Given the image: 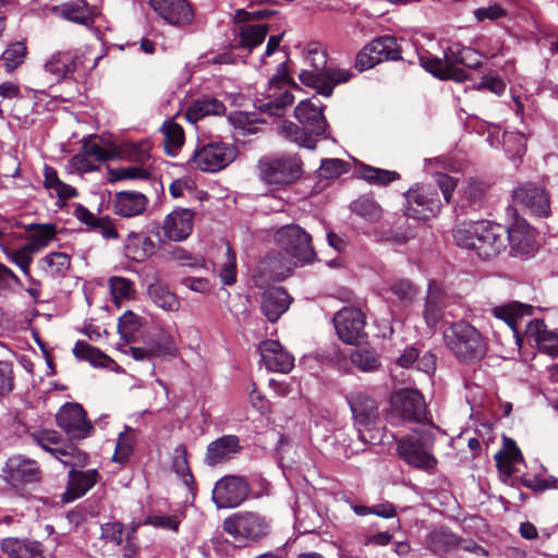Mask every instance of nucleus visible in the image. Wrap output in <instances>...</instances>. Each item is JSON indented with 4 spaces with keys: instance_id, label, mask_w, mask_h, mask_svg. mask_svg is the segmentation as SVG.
Segmentation results:
<instances>
[{
    "instance_id": "1",
    "label": "nucleus",
    "mask_w": 558,
    "mask_h": 558,
    "mask_svg": "<svg viewBox=\"0 0 558 558\" xmlns=\"http://www.w3.org/2000/svg\"><path fill=\"white\" fill-rule=\"evenodd\" d=\"M294 116L302 128L291 121L283 120L278 123L279 133L300 147L314 149L316 137L324 136L327 126V121L323 114V105L316 97L301 100L295 107Z\"/></svg>"
},
{
    "instance_id": "2",
    "label": "nucleus",
    "mask_w": 558,
    "mask_h": 558,
    "mask_svg": "<svg viewBox=\"0 0 558 558\" xmlns=\"http://www.w3.org/2000/svg\"><path fill=\"white\" fill-rule=\"evenodd\" d=\"M444 342L448 350L463 363L482 360L487 352V340L473 325L465 320L452 323L444 330Z\"/></svg>"
},
{
    "instance_id": "3",
    "label": "nucleus",
    "mask_w": 558,
    "mask_h": 558,
    "mask_svg": "<svg viewBox=\"0 0 558 558\" xmlns=\"http://www.w3.org/2000/svg\"><path fill=\"white\" fill-rule=\"evenodd\" d=\"M305 63L311 68L302 70L300 81L317 89L318 94L329 97L336 84L349 81L351 74L340 69H327V53L320 48H311L305 57Z\"/></svg>"
},
{
    "instance_id": "4",
    "label": "nucleus",
    "mask_w": 558,
    "mask_h": 558,
    "mask_svg": "<svg viewBox=\"0 0 558 558\" xmlns=\"http://www.w3.org/2000/svg\"><path fill=\"white\" fill-rule=\"evenodd\" d=\"M236 156L234 146L216 140L199 141L187 163L191 168L216 172L226 168Z\"/></svg>"
},
{
    "instance_id": "5",
    "label": "nucleus",
    "mask_w": 558,
    "mask_h": 558,
    "mask_svg": "<svg viewBox=\"0 0 558 558\" xmlns=\"http://www.w3.org/2000/svg\"><path fill=\"white\" fill-rule=\"evenodd\" d=\"M291 84L286 62L281 61L277 73L270 78L263 98L257 99V108L271 116H281L294 100V96L290 92Z\"/></svg>"
},
{
    "instance_id": "6",
    "label": "nucleus",
    "mask_w": 558,
    "mask_h": 558,
    "mask_svg": "<svg viewBox=\"0 0 558 558\" xmlns=\"http://www.w3.org/2000/svg\"><path fill=\"white\" fill-rule=\"evenodd\" d=\"M465 46L453 43L445 50L444 59L433 56L428 51L418 52L421 66L440 80H453L463 82L466 78L464 70L458 68L462 63V54L460 49Z\"/></svg>"
},
{
    "instance_id": "7",
    "label": "nucleus",
    "mask_w": 558,
    "mask_h": 558,
    "mask_svg": "<svg viewBox=\"0 0 558 558\" xmlns=\"http://www.w3.org/2000/svg\"><path fill=\"white\" fill-rule=\"evenodd\" d=\"M31 438L43 450L49 452L64 465L76 468L87 464V454L78 450L74 445L64 441L54 429L35 430L31 434Z\"/></svg>"
},
{
    "instance_id": "8",
    "label": "nucleus",
    "mask_w": 558,
    "mask_h": 558,
    "mask_svg": "<svg viewBox=\"0 0 558 558\" xmlns=\"http://www.w3.org/2000/svg\"><path fill=\"white\" fill-rule=\"evenodd\" d=\"M302 161L295 155L265 158L259 162L260 179L267 184L288 185L300 178Z\"/></svg>"
},
{
    "instance_id": "9",
    "label": "nucleus",
    "mask_w": 558,
    "mask_h": 558,
    "mask_svg": "<svg viewBox=\"0 0 558 558\" xmlns=\"http://www.w3.org/2000/svg\"><path fill=\"white\" fill-rule=\"evenodd\" d=\"M225 532L235 541H257L269 533L267 519L256 512H238L223 521Z\"/></svg>"
},
{
    "instance_id": "10",
    "label": "nucleus",
    "mask_w": 558,
    "mask_h": 558,
    "mask_svg": "<svg viewBox=\"0 0 558 558\" xmlns=\"http://www.w3.org/2000/svg\"><path fill=\"white\" fill-rule=\"evenodd\" d=\"M389 421L391 424L401 422L420 423L425 420L426 407L421 392L415 389H403L391 397Z\"/></svg>"
},
{
    "instance_id": "11",
    "label": "nucleus",
    "mask_w": 558,
    "mask_h": 558,
    "mask_svg": "<svg viewBox=\"0 0 558 558\" xmlns=\"http://www.w3.org/2000/svg\"><path fill=\"white\" fill-rule=\"evenodd\" d=\"M276 243L294 258L310 263L315 258L311 235L298 225H287L275 233Z\"/></svg>"
},
{
    "instance_id": "12",
    "label": "nucleus",
    "mask_w": 558,
    "mask_h": 558,
    "mask_svg": "<svg viewBox=\"0 0 558 558\" xmlns=\"http://www.w3.org/2000/svg\"><path fill=\"white\" fill-rule=\"evenodd\" d=\"M407 216L413 219L427 220L436 216L442 203L437 190L432 185L417 184L407 193Z\"/></svg>"
},
{
    "instance_id": "13",
    "label": "nucleus",
    "mask_w": 558,
    "mask_h": 558,
    "mask_svg": "<svg viewBox=\"0 0 558 558\" xmlns=\"http://www.w3.org/2000/svg\"><path fill=\"white\" fill-rule=\"evenodd\" d=\"M399 457L409 465L422 470L434 468L436 460L430 453L428 437L422 434H412L401 437L397 441Z\"/></svg>"
},
{
    "instance_id": "14",
    "label": "nucleus",
    "mask_w": 558,
    "mask_h": 558,
    "mask_svg": "<svg viewBox=\"0 0 558 558\" xmlns=\"http://www.w3.org/2000/svg\"><path fill=\"white\" fill-rule=\"evenodd\" d=\"M515 204L523 206L531 215L547 218L551 214L550 193L534 182L519 184L512 193Z\"/></svg>"
},
{
    "instance_id": "15",
    "label": "nucleus",
    "mask_w": 558,
    "mask_h": 558,
    "mask_svg": "<svg viewBox=\"0 0 558 558\" xmlns=\"http://www.w3.org/2000/svg\"><path fill=\"white\" fill-rule=\"evenodd\" d=\"M401 51L397 39L392 36H383L365 46L356 56V68L364 71L387 60H398Z\"/></svg>"
},
{
    "instance_id": "16",
    "label": "nucleus",
    "mask_w": 558,
    "mask_h": 558,
    "mask_svg": "<svg viewBox=\"0 0 558 558\" xmlns=\"http://www.w3.org/2000/svg\"><path fill=\"white\" fill-rule=\"evenodd\" d=\"M250 487L244 477L228 475L219 480L213 490V500L220 509L235 508L248 496Z\"/></svg>"
},
{
    "instance_id": "17",
    "label": "nucleus",
    "mask_w": 558,
    "mask_h": 558,
    "mask_svg": "<svg viewBox=\"0 0 558 558\" xmlns=\"http://www.w3.org/2000/svg\"><path fill=\"white\" fill-rule=\"evenodd\" d=\"M507 247V227L488 220H482L475 246L476 255L482 259H492Z\"/></svg>"
},
{
    "instance_id": "18",
    "label": "nucleus",
    "mask_w": 558,
    "mask_h": 558,
    "mask_svg": "<svg viewBox=\"0 0 558 558\" xmlns=\"http://www.w3.org/2000/svg\"><path fill=\"white\" fill-rule=\"evenodd\" d=\"M58 426L72 439H85L90 436L94 426L86 420V413L78 403H65L57 415Z\"/></svg>"
},
{
    "instance_id": "19",
    "label": "nucleus",
    "mask_w": 558,
    "mask_h": 558,
    "mask_svg": "<svg viewBox=\"0 0 558 558\" xmlns=\"http://www.w3.org/2000/svg\"><path fill=\"white\" fill-rule=\"evenodd\" d=\"M148 4L170 26L184 27L194 19V11L187 0H148Z\"/></svg>"
},
{
    "instance_id": "20",
    "label": "nucleus",
    "mask_w": 558,
    "mask_h": 558,
    "mask_svg": "<svg viewBox=\"0 0 558 558\" xmlns=\"http://www.w3.org/2000/svg\"><path fill=\"white\" fill-rule=\"evenodd\" d=\"M336 332L345 343H356L364 335L365 318L356 308L344 307L333 317Z\"/></svg>"
},
{
    "instance_id": "21",
    "label": "nucleus",
    "mask_w": 558,
    "mask_h": 558,
    "mask_svg": "<svg viewBox=\"0 0 558 558\" xmlns=\"http://www.w3.org/2000/svg\"><path fill=\"white\" fill-rule=\"evenodd\" d=\"M3 472L4 480L12 486L35 483L40 477L38 463L21 454L9 458Z\"/></svg>"
},
{
    "instance_id": "22",
    "label": "nucleus",
    "mask_w": 558,
    "mask_h": 558,
    "mask_svg": "<svg viewBox=\"0 0 558 558\" xmlns=\"http://www.w3.org/2000/svg\"><path fill=\"white\" fill-rule=\"evenodd\" d=\"M258 351L260 360L269 372L288 374L294 366V357L277 340L263 341Z\"/></svg>"
},
{
    "instance_id": "23",
    "label": "nucleus",
    "mask_w": 558,
    "mask_h": 558,
    "mask_svg": "<svg viewBox=\"0 0 558 558\" xmlns=\"http://www.w3.org/2000/svg\"><path fill=\"white\" fill-rule=\"evenodd\" d=\"M507 244L512 254L529 257L536 250L535 230L524 219H518L507 228Z\"/></svg>"
},
{
    "instance_id": "24",
    "label": "nucleus",
    "mask_w": 558,
    "mask_h": 558,
    "mask_svg": "<svg viewBox=\"0 0 558 558\" xmlns=\"http://www.w3.org/2000/svg\"><path fill=\"white\" fill-rule=\"evenodd\" d=\"M533 307L529 304L520 302H510L508 304L495 306L492 310L493 315L506 323L512 332L513 338L518 345H521L522 338L520 336V328L523 324L525 316L532 315Z\"/></svg>"
},
{
    "instance_id": "25",
    "label": "nucleus",
    "mask_w": 558,
    "mask_h": 558,
    "mask_svg": "<svg viewBox=\"0 0 558 558\" xmlns=\"http://www.w3.org/2000/svg\"><path fill=\"white\" fill-rule=\"evenodd\" d=\"M194 213L189 208H178L170 213L162 226L163 234L172 241L185 240L193 230Z\"/></svg>"
},
{
    "instance_id": "26",
    "label": "nucleus",
    "mask_w": 558,
    "mask_h": 558,
    "mask_svg": "<svg viewBox=\"0 0 558 558\" xmlns=\"http://www.w3.org/2000/svg\"><path fill=\"white\" fill-rule=\"evenodd\" d=\"M242 450L240 439L235 435H223L207 446L205 462L214 466L233 459Z\"/></svg>"
},
{
    "instance_id": "27",
    "label": "nucleus",
    "mask_w": 558,
    "mask_h": 558,
    "mask_svg": "<svg viewBox=\"0 0 558 558\" xmlns=\"http://www.w3.org/2000/svg\"><path fill=\"white\" fill-rule=\"evenodd\" d=\"M487 185L485 182L469 178L459 190L460 199L454 207L457 215L466 214L469 210H476L482 207L485 201Z\"/></svg>"
},
{
    "instance_id": "28",
    "label": "nucleus",
    "mask_w": 558,
    "mask_h": 558,
    "mask_svg": "<svg viewBox=\"0 0 558 558\" xmlns=\"http://www.w3.org/2000/svg\"><path fill=\"white\" fill-rule=\"evenodd\" d=\"M0 548L8 558H45L44 545L31 538L7 537Z\"/></svg>"
},
{
    "instance_id": "29",
    "label": "nucleus",
    "mask_w": 558,
    "mask_h": 558,
    "mask_svg": "<svg viewBox=\"0 0 558 558\" xmlns=\"http://www.w3.org/2000/svg\"><path fill=\"white\" fill-rule=\"evenodd\" d=\"M100 480L97 470L75 471L74 468L69 472V482L63 501L70 502L84 496Z\"/></svg>"
},
{
    "instance_id": "30",
    "label": "nucleus",
    "mask_w": 558,
    "mask_h": 558,
    "mask_svg": "<svg viewBox=\"0 0 558 558\" xmlns=\"http://www.w3.org/2000/svg\"><path fill=\"white\" fill-rule=\"evenodd\" d=\"M353 418L361 426H369L378 416L377 402L364 392H353L347 396Z\"/></svg>"
},
{
    "instance_id": "31",
    "label": "nucleus",
    "mask_w": 558,
    "mask_h": 558,
    "mask_svg": "<svg viewBox=\"0 0 558 558\" xmlns=\"http://www.w3.org/2000/svg\"><path fill=\"white\" fill-rule=\"evenodd\" d=\"M447 305V296L444 289L435 281L429 282L423 317L430 329H436L444 317V308Z\"/></svg>"
},
{
    "instance_id": "32",
    "label": "nucleus",
    "mask_w": 558,
    "mask_h": 558,
    "mask_svg": "<svg viewBox=\"0 0 558 558\" xmlns=\"http://www.w3.org/2000/svg\"><path fill=\"white\" fill-rule=\"evenodd\" d=\"M80 64V57L75 51H59L53 53L45 63V70L51 74L56 82L70 77Z\"/></svg>"
},
{
    "instance_id": "33",
    "label": "nucleus",
    "mask_w": 558,
    "mask_h": 558,
    "mask_svg": "<svg viewBox=\"0 0 558 558\" xmlns=\"http://www.w3.org/2000/svg\"><path fill=\"white\" fill-rule=\"evenodd\" d=\"M290 296L283 288H270L262 295L260 308L263 314L271 323L277 322L289 308Z\"/></svg>"
},
{
    "instance_id": "34",
    "label": "nucleus",
    "mask_w": 558,
    "mask_h": 558,
    "mask_svg": "<svg viewBox=\"0 0 558 558\" xmlns=\"http://www.w3.org/2000/svg\"><path fill=\"white\" fill-rule=\"evenodd\" d=\"M495 460L499 472L510 477L519 472V466L523 463L522 454L515 442L510 438H504V448L495 454Z\"/></svg>"
},
{
    "instance_id": "35",
    "label": "nucleus",
    "mask_w": 558,
    "mask_h": 558,
    "mask_svg": "<svg viewBox=\"0 0 558 558\" xmlns=\"http://www.w3.org/2000/svg\"><path fill=\"white\" fill-rule=\"evenodd\" d=\"M147 205V198L138 192H119L114 195L113 210L121 217L141 215Z\"/></svg>"
},
{
    "instance_id": "36",
    "label": "nucleus",
    "mask_w": 558,
    "mask_h": 558,
    "mask_svg": "<svg viewBox=\"0 0 558 558\" xmlns=\"http://www.w3.org/2000/svg\"><path fill=\"white\" fill-rule=\"evenodd\" d=\"M226 111V106L222 101L213 97H201L193 101L187 108L185 117L186 120L196 124L199 120L209 116H220Z\"/></svg>"
},
{
    "instance_id": "37",
    "label": "nucleus",
    "mask_w": 558,
    "mask_h": 558,
    "mask_svg": "<svg viewBox=\"0 0 558 558\" xmlns=\"http://www.w3.org/2000/svg\"><path fill=\"white\" fill-rule=\"evenodd\" d=\"M25 231L28 233L25 244L36 254L54 239L57 227L53 223H29L25 226Z\"/></svg>"
},
{
    "instance_id": "38",
    "label": "nucleus",
    "mask_w": 558,
    "mask_h": 558,
    "mask_svg": "<svg viewBox=\"0 0 558 558\" xmlns=\"http://www.w3.org/2000/svg\"><path fill=\"white\" fill-rule=\"evenodd\" d=\"M54 12L62 19L84 26L94 23L88 4L83 0L63 3L54 8Z\"/></svg>"
},
{
    "instance_id": "39",
    "label": "nucleus",
    "mask_w": 558,
    "mask_h": 558,
    "mask_svg": "<svg viewBox=\"0 0 558 558\" xmlns=\"http://www.w3.org/2000/svg\"><path fill=\"white\" fill-rule=\"evenodd\" d=\"M181 521L182 519L177 512L166 513L161 510H153L143 521L133 522V531L141 525H150L162 531L178 532Z\"/></svg>"
},
{
    "instance_id": "40",
    "label": "nucleus",
    "mask_w": 558,
    "mask_h": 558,
    "mask_svg": "<svg viewBox=\"0 0 558 558\" xmlns=\"http://www.w3.org/2000/svg\"><path fill=\"white\" fill-rule=\"evenodd\" d=\"M39 269L48 277H62L71 266V257L63 252H52L38 259Z\"/></svg>"
},
{
    "instance_id": "41",
    "label": "nucleus",
    "mask_w": 558,
    "mask_h": 558,
    "mask_svg": "<svg viewBox=\"0 0 558 558\" xmlns=\"http://www.w3.org/2000/svg\"><path fill=\"white\" fill-rule=\"evenodd\" d=\"M125 248L134 260L141 262L155 254L156 244L149 236L131 231L126 238Z\"/></svg>"
},
{
    "instance_id": "42",
    "label": "nucleus",
    "mask_w": 558,
    "mask_h": 558,
    "mask_svg": "<svg viewBox=\"0 0 558 558\" xmlns=\"http://www.w3.org/2000/svg\"><path fill=\"white\" fill-rule=\"evenodd\" d=\"M234 32L239 36V45L251 51L265 40L268 33V26L266 24L247 23L239 25Z\"/></svg>"
},
{
    "instance_id": "43",
    "label": "nucleus",
    "mask_w": 558,
    "mask_h": 558,
    "mask_svg": "<svg viewBox=\"0 0 558 558\" xmlns=\"http://www.w3.org/2000/svg\"><path fill=\"white\" fill-rule=\"evenodd\" d=\"M218 254L221 255L223 262H213L214 270L219 271L223 284H233L236 279L235 253L226 244L218 247Z\"/></svg>"
},
{
    "instance_id": "44",
    "label": "nucleus",
    "mask_w": 558,
    "mask_h": 558,
    "mask_svg": "<svg viewBox=\"0 0 558 558\" xmlns=\"http://www.w3.org/2000/svg\"><path fill=\"white\" fill-rule=\"evenodd\" d=\"M0 248L5 255V257L13 263L16 267L21 269V271L28 278L32 283H37L31 276V265L34 259V253L27 247L26 244L20 246L19 248H9L0 239Z\"/></svg>"
},
{
    "instance_id": "45",
    "label": "nucleus",
    "mask_w": 558,
    "mask_h": 558,
    "mask_svg": "<svg viewBox=\"0 0 558 558\" xmlns=\"http://www.w3.org/2000/svg\"><path fill=\"white\" fill-rule=\"evenodd\" d=\"M482 220L458 223L452 230L456 244L462 248L475 251Z\"/></svg>"
},
{
    "instance_id": "46",
    "label": "nucleus",
    "mask_w": 558,
    "mask_h": 558,
    "mask_svg": "<svg viewBox=\"0 0 558 558\" xmlns=\"http://www.w3.org/2000/svg\"><path fill=\"white\" fill-rule=\"evenodd\" d=\"M525 337L533 340L538 347H547V342L558 345V329L547 330L542 319H532L525 324Z\"/></svg>"
},
{
    "instance_id": "47",
    "label": "nucleus",
    "mask_w": 558,
    "mask_h": 558,
    "mask_svg": "<svg viewBox=\"0 0 558 558\" xmlns=\"http://www.w3.org/2000/svg\"><path fill=\"white\" fill-rule=\"evenodd\" d=\"M147 293L149 299L163 311L175 312L180 308L178 298L159 281L150 283Z\"/></svg>"
},
{
    "instance_id": "48",
    "label": "nucleus",
    "mask_w": 558,
    "mask_h": 558,
    "mask_svg": "<svg viewBox=\"0 0 558 558\" xmlns=\"http://www.w3.org/2000/svg\"><path fill=\"white\" fill-rule=\"evenodd\" d=\"M73 354L76 359L87 361L96 367H108L112 363L108 355L86 341H77L73 348Z\"/></svg>"
},
{
    "instance_id": "49",
    "label": "nucleus",
    "mask_w": 558,
    "mask_h": 558,
    "mask_svg": "<svg viewBox=\"0 0 558 558\" xmlns=\"http://www.w3.org/2000/svg\"><path fill=\"white\" fill-rule=\"evenodd\" d=\"M359 177L369 184L386 186L389 183L400 179L397 171L376 168L367 165H361L359 168Z\"/></svg>"
},
{
    "instance_id": "50",
    "label": "nucleus",
    "mask_w": 558,
    "mask_h": 558,
    "mask_svg": "<svg viewBox=\"0 0 558 558\" xmlns=\"http://www.w3.org/2000/svg\"><path fill=\"white\" fill-rule=\"evenodd\" d=\"M454 535L444 529L433 530L426 538V546L435 554H444L454 545Z\"/></svg>"
},
{
    "instance_id": "51",
    "label": "nucleus",
    "mask_w": 558,
    "mask_h": 558,
    "mask_svg": "<svg viewBox=\"0 0 558 558\" xmlns=\"http://www.w3.org/2000/svg\"><path fill=\"white\" fill-rule=\"evenodd\" d=\"M162 132L165 149L169 155L174 156L184 143L183 129L177 123L169 122L163 124Z\"/></svg>"
},
{
    "instance_id": "52",
    "label": "nucleus",
    "mask_w": 558,
    "mask_h": 558,
    "mask_svg": "<svg viewBox=\"0 0 558 558\" xmlns=\"http://www.w3.org/2000/svg\"><path fill=\"white\" fill-rule=\"evenodd\" d=\"M351 361L363 372H372L379 366L375 351L367 348H356L351 354Z\"/></svg>"
},
{
    "instance_id": "53",
    "label": "nucleus",
    "mask_w": 558,
    "mask_h": 558,
    "mask_svg": "<svg viewBox=\"0 0 558 558\" xmlns=\"http://www.w3.org/2000/svg\"><path fill=\"white\" fill-rule=\"evenodd\" d=\"M151 353L155 357L173 356L177 353V345L173 337L169 333L161 332L156 339L148 342Z\"/></svg>"
},
{
    "instance_id": "54",
    "label": "nucleus",
    "mask_w": 558,
    "mask_h": 558,
    "mask_svg": "<svg viewBox=\"0 0 558 558\" xmlns=\"http://www.w3.org/2000/svg\"><path fill=\"white\" fill-rule=\"evenodd\" d=\"M108 284L116 302L131 299L135 293L133 281L123 277H111Z\"/></svg>"
},
{
    "instance_id": "55",
    "label": "nucleus",
    "mask_w": 558,
    "mask_h": 558,
    "mask_svg": "<svg viewBox=\"0 0 558 558\" xmlns=\"http://www.w3.org/2000/svg\"><path fill=\"white\" fill-rule=\"evenodd\" d=\"M351 209L366 220H377L380 217V207L368 197H361L351 204Z\"/></svg>"
},
{
    "instance_id": "56",
    "label": "nucleus",
    "mask_w": 558,
    "mask_h": 558,
    "mask_svg": "<svg viewBox=\"0 0 558 558\" xmlns=\"http://www.w3.org/2000/svg\"><path fill=\"white\" fill-rule=\"evenodd\" d=\"M26 48L22 43H14L3 51L1 61L8 72L16 69L24 60Z\"/></svg>"
},
{
    "instance_id": "57",
    "label": "nucleus",
    "mask_w": 558,
    "mask_h": 558,
    "mask_svg": "<svg viewBox=\"0 0 558 558\" xmlns=\"http://www.w3.org/2000/svg\"><path fill=\"white\" fill-rule=\"evenodd\" d=\"M82 150L98 165L107 161L113 156L110 150L99 144L96 137H90L84 141Z\"/></svg>"
},
{
    "instance_id": "58",
    "label": "nucleus",
    "mask_w": 558,
    "mask_h": 558,
    "mask_svg": "<svg viewBox=\"0 0 558 558\" xmlns=\"http://www.w3.org/2000/svg\"><path fill=\"white\" fill-rule=\"evenodd\" d=\"M113 180H148L150 178V171L146 167H122L111 170Z\"/></svg>"
},
{
    "instance_id": "59",
    "label": "nucleus",
    "mask_w": 558,
    "mask_h": 558,
    "mask_svg": "<svg viewBox=\"0 0 558 558\" xmlns=\"http://www.w3.org/2000/svg\"><path fill=\"white\" fill-rule=\"evenodd\" d=\"M172 469L184 481V483H187V480L192 477L186 460V448L182 444L178 445L174 449Z\"/></svg>"
},
{
    "instance_id": "60",
    "label": "nucleus",
    "mask_w": 558,
    "mask_h": 558,
    "mask_svg": "<svg viewBox=\"0 0 558 558\" xmlns=\"http://www.w3.org/2000/svg\"><path fill=\"white\" fill-rule=\"evenodd\" d=\"M434 180L436 186L440 190L442 197L447 204L451 203L452 195L458 185V180L442 172H435Z\"/></svg>"
},
{
    "instance_id": "61",
    "label": "nucleus",
    "mask_w": 558,
    "mask_h": 558,
    "mask_svg": "<svg viewBox=\"0 0 558 558\" xmlns=\"http://www.w3.org/2000/svg\"><path fill=\"white\" fill-rule=\"evenodd\" d=\"M134 437L130 432V428L126 427L125 432L120 433L119 435L116 447L114 460L119 462L125 461L132 453Z\"/></svg>"
},
{
    "instance_id": "62",
    "label": "nucleus",
    "mask_w": 558,
    "mask_h": 558,
    "mask_svg": "<svg viewBox=\"0 0 558 558\" xmlns=\"http://www.w3.org/2000/svg\"><path fill=\"white\" fill-rule=\"evenodd\" d=\"M230 121L233 126L241 131L243 135L253 134L257 131L256 121L252 119V114L247 112H234L230 116Z\"/></svg>"
},
{
    "instance_id": "63",
    "label": "nucleus",
    "mask_w": 558,
    "mask_h": 558,
    "mask_svg": "<svg viewBox=\"0 0 558 558\" xmlns=\"http://www.w3.org/2000/svg\"><path fill=\"white\" fill-rule=\"evenodd\" d=\"M347 162L338 158L323 159L319 171L322 177L331 179L347 172Z\"/></svg>"
},
{
    "instance_id": "64",
    "label": "nucleus",
    "mask_w": 558,
    "mask_h": 558,
    "mask_svg": "<svg viewBox=\"0 0 558 558\" xmlns=\"http://www.w3.org/2000/svg\"><path fill=\"white\" fill-rule=\"evenodd\" d=\"M390 290L401 302H412L416 295V289L409 280L396 281Z\"/></svg>"
}]
</instances>
